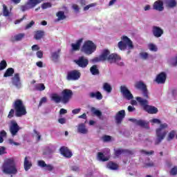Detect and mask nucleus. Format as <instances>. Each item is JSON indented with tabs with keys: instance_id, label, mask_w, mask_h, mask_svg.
Returning a JSON list of instances; mask_svg holds the SVG:
<instances>
[{
	"instance_id": "16",
	"label": "nucleus",
	"mask_w": 177,
	"mask_h": 177,
	"mask_svg": "<svg viewBox=\"0 0 177 177\" xmlns=\"http://www.w3.org/2000/svg\"><path fill=\"white\" fill-rule=\"evenodd\" d=\"M12 83L16 88H21V81L20 80V74L15 73L14 77H12Z\"/></svg>"
},
{
	"instance_id": "21",
	"label": "nucleus",
	"mask_w": 177,
	"mask_h": 177,
	"mask_svg": "<svg viewBox=\"0 0 177 177\" xmlns=\"http://www.w3.org/2000/svg\"><path fill=\"white\" fill-rule=\"evenodd\" d=\"M121 154H129V156H132L133 155V151L122 149H119L115 151V156H116V157L121 156Z\"/></svg>"
},
{
	"instance_id": "44",
	"label": "nucleus",
	"mask_w": 177,
	"mask_h": 177,
	"mask_svg": "<svg viewBox=\"0 0 177 177\" xmlns=\"http://www.w3.org/2000/svg\"><path fill=\"white\" fill-rule=\"evenodd\" d=\"M6 67H8V63H6V61L3 59L0 62V71L1 70H5Z\"/></svg>"
},
{
	"instance_id": "20",
	"label": "nucleus",
	"mask_w": 177,
	"mask_h": 177,
	"mask_svg": "<svg viewBox=\"0 0 177 177\" xmlns=\"http://www.w3.org/2000/svg\"><path fill=\"white\" fill-rule=\"evenodd\" d=\"M82 42H84V38H80L76 41L75 44H71L72 50L73 52H77V50H80Z\"/></svg>"
},
{
	"instance_id": "56",
	"label": "nucleus",
	"mask_w": 177,
	"mask_h": 177,
	"mask_svg": "<svg viewBox=\"0 0 177 177\" xmlns=\"http://www.w3.org/2000/svg\"><path fill=\"white\" fill-rule=\"evenodd\" d=\"M8 143L10 145H14L15 146H20V143L19 142H16L13 140V139H9L8 140Z\"/></svg>"
},
{
	"instance_id": "63",
	"label": "nucleus",
	"mask_w": 177,
	"mask_h": 177,
	"mask_svg": "<svg viewBox=\"0 0 177 177\" xmlns=\"http://www.w3.org/2000/svg\"><path fill=\"white\" fill-rule=\"evenodd\" d=\"M58 122H59V124H66V118H61L58 119Z\"/></svg>"
},
{
	"instance_id": "52",
	"label": "nucleus",
	"mask_w": 177,
	"mask_h": 177,
	"mask_svg": "<svg viewBox=\"0 0 177 177\" xmlns=\"http://www.w3.org/2000/svg\"><path fill=\"white\" fill-rule=\"evenodd\" d=\"M35 24V22L34 21H31L29 24H28L26 27L25 30H28V28H31L32 26Z\"/></svg>"
},
{
	"instance_id": "57",
	"label": "nucleus",
	"mask_w": 177,
	"mask_h": 177,
	"mask_svg": "<svg viewBox=\"0 0 177 177\" xmlns=\"http://www.w3.org/2000/svg\"><path fill=\"white\" fill-rule=\"evenodd\" d=\"M104 142H110L111 140V136H104L102 137Z\"/></svg>"
},
{
	"instance_id": "58",
	"label": "nucleus",
	"mask_w": 177,
	"mask_h": 177,
	"mask_svg": "<svg viewBox=\"0 0 177 177\" xmlns=\"http://www.w3.org/2000/svg\"><path fill=\"white\" fill-rule=\"evenodd\" d=\"M6 148L5 147H1L0 146V156H2L3 154H6Z\"/></svg>"
},
{
	"instance_id": "7",
	"label": "nucleus",
	"mask_w": 177,
	"mask_h": 177,
	"mask_svg": "<svg viewBox=\"0 0 177 177\" xmlns=\"http://www.w3.org/2000/svg\"><path fill=\"white\" fill-rule=\"evenodd\" d=\"M122 39L123 41H119L118 44V46L120 50H125V49H127V46H129V49H133V44L128 37L123 36Z\"/></svg>"
},
{
	"instance_id": "5",
	"label": "nucleus",
	"mask_w": 177,
	"mask_h": 177,
	"mask_svg": "<svg viewBox=\"0 0 177 177\" xmlns=\"http://www.w3.org/2000/svg\"><path fill=\"white\" fill-rule=\"evenodd\" d=\"M136 99L148 114H157L158 113V109L154 106L149 105L147 100H143L141 97H136Z\"/></svg>"
},
{
	"instance_id": "10",
	"label": "nucleus",
	"mask_w": 177,
	"mask_h": 177,
	"mask_svg": "<svg viewBox=\"0 0 177 177\" xmlns=\"http://www.w3.org/2000/svg\"><path fill=\"white\" fill-rule=\"evenodd\" d=\"M74 63L82 68H85L89 64V60L84 56L79 57L77 59L74 60Z\"/></svg>"
},
{
	"instance_id": "2",
	"label": "nucleus",
	"mask_w": 177,
	"mask_h": 177,
	"mask_svg": "<svg viewBox=\"0 0 177 177\" xmlns=\"http://www.w3.org/2000/svg\"><path fill=\"white\" fill-rule=\"evenodd\" d=\"M1 169L3 174L6 175H16L17 174V167H16L15 158L6 159L2 165Z\"/></svg>"
},
{
	"instance_id": "13",
	"label": "nucleus",
	"mask_w": 177,
	"mask_h": 177,
	"mask_svg": "<svg viewBox=\"0 0 177 177\" xmlns=\"http://www.w3.org/2000/svg\"><path fill=\"white\" fill-rule=\"evenodd\" d=\"M120 92L122 93L123 97H125L127 100H131V99H133V95H132V93L125 86H120Z\"/></svg>"
},
{
	"instance_id": "31",
	"label": "nucleus",
	"mask_w": 177,
	"mask_h": 177,
	"mask_svg": "<svg viewBox=\"0 0 177 177\" xmlns=\"http://www.w3.org/2000/svg\"><path fill=\"white\" fill-rule=\"evenodd\" d=\"M24 37H26V34L19 33L18 35H15L14 37L11 38L10 41L11 42H15V41H21L22 38H24Z\"/></svg>"
},
{
	"instance_id": "26",
	"label": "nucleus",
	"mask_w": 177,
	"mask_h": 177,
	"mask_svg": "<svg viewBox=\"0 0 177 177\" xmlns=\"http://www.w3.org/2000/svg\"><path fill=\"white\" fill-rule=\"evenodd\" d=\"M44 0H28L26 3H28L30 9H34L37 5H39Z\"/></svg>"
},
{
	"instance_id": "41",
	"label": "nucleus",
	"mask_w": 177,
	"mask_h": 177,
	"mask_svg": "<svg viewBox=\"0 0 177 177\" xmlns=\"http://www.w3.org/2000/svg\"><path fill=\"white\" fill-rule=\"evenodd\" d=\"M104 90L106 91L108 93H110L113 91L111 86L109 83H104L103 86Z\"/></svg>"
},
{
	"instance_id": "54",
	"label": "nucleus",
	"mask_w": 177,
	"mask_h": 177,
	"mask_svg": "<svg viewBox=\"0 0 177 177\" xmlns=\"http://www.w3.org/2000/svg\"><path fill=\"white\" fill-rule=\"evenodd\" d=\"M37 55V57L39 58V59H42L44 57V52H42L41 50H38L36 53Z\"/></svg>"
},
{
	"instance_id": "18",
	"label": "nucleus",
	"mask_w": 177,
	"mask_h": 177,
	"mask_svg": "<svg viewBox=\"0 0 177 177\" xmlns=\"http://www.w3.org/2000/svg\"><path fill=\"white\" fill-rule=\"evenodd\" d=\"M152 32L153 37H156V38H160V37L164 34V30L158 26H153L152 27Z\"/></svg>"
},
{
	"instance_id": "43",
	"label": "nucleus",
	"mask_w": 177,
	"mask_h": 177,
	"mask_svg": "<svg viewBox=\"0 0 177 177\" xmlns=\"http://www.w3.org/2000/svg\"><path fill=\"white\" fill-rule=\"evenodd\" d=\"M20 9L21 12H26V10H30V9L31 8L30 6L28 4V3L26 2L25 5L21 6Z\"/></svg>"
},
{
	"instance_id": "28",
	"label": "nucleus",
	"mask_w": 177,
	"mask_h": 177,
	"mask_svg": "<svg viewBox=\"0 0 177 177\" xmlns=\"http://www.w3.org/2000/svg\"><path fill=\"white\" fill-rule=\"evenodd\" d=\"M137 125H138V127H141V128H145L146 129H150V127H149V122H146L143 120H138Z\"/></svg>"
},
{
	"instance_id": "49",
	"label": "nucleus",
	"mask_w": 177,
	"mask_h": 177,
	"mask_svg": "<svg viewBox=\"0 0 177 177\" xmlns=\"http://www.w3.org/2000/svg\"><path fill=\"white\" fill-rule=\"evenodd\" d=\"M37 164L41 168H45L46 167V163L44 160H38Z\"/></svg>"
},
{
	"instance_id": "6",
	"label": "nucleus",
	"mask_w": 177,
	"mask_h": 177,
	"mask_svg": "<svg viewBox=\"0 0 177 177\" xmlns=\"http://www.w3.org/2000/svg\"><path fill=\"white\" fill-rule=\"evenodd\" d=\"M97 46L93 41L91 40H87L84 41V44L82 46L81 52L85 53V55H92L95 50Z\"/></svg>"
},
{
	"instance_id": "37",
	"label": "nucleus",
	"mask_w": 177,
	"mask_h": 177,
	"mask_svg": "<svg viewBox=\"0 0 177 177\" xmlns=\"http://www.w3.org/2000/svg\"><path fill=\"white\" fill-rule=\"evenodd\" d=\"M56 16L57 17H58V21L64 20L66 18V15H64V12L63 11H58L56 14Z\"/></svg>"
},
{
	"instance_id": "15",
	"label": "nucleus",
	"mask_w": 177,
	"mask_h": 177,
	"mask_svg": "<svg viewBox=\"0 0 177 177\" xmlns=\"http://www.w3.org/2000/svg\"><path fill=\"white\" fill-rule=\"evenodd\" d=\"M59 151L62 156H63L66 158H71V157H73V153L71 152V151H70V149H68L67 147H62L59 149Z\"/></svg>"
},
{
	"instance_id": "50",
	"label": "nucleus",
	"mask_w": 177,
	"mask_h": 177,
	"mask_svg": "<svg viewBox=\"0 0 177 177\" xmlns=\"http://www.w3.org/2000/svg\"><path fill=\"white\" fill-rule=\"evenodd\" d=\"M95 6H96V3H95L88 4V5L86 6L84 8V10H85V11L89 10V8H93V7H95Z\"/></svg>"
},
{
	"instance_id": "64",
	"label": "nucleus",
	"mask_w": 177,
	"mask_h": 177,
	"mask_svg": "<svg viewBox=\"0 0 177 177\" xmlns=\"http://www.w3.org/2000/svg\"><path fill=\"white\" fill-rule=\"evenodd\" d=\"M81 112V108L75 109L72 111L73 114H79Z\"/></svg>"
},
{
	"instance_id": "59",
	"label": "nucleus",
	"mask_w": 177,
	"mask_h": 177,
	"mask_svg": "<svg viewBox=\"0 0 177 177\" xmlns=\"http://www.w3.org/2000/svg\"><path fill=\"white\" fill-rule=\"evenodd\" d=\"M34 133L36 135L37 138V142H39L41 140V136L39 135V132H38L37 130L33 131Z\"/></svg>"
},
{
	"instance_id": "60",
	"label": "nucleus",
	"mask_w": 177,
	"mask_h": 177,
	"mask_svg": "<svg viewBox=\"0 0 177 177\" xmlns=\"http://www.w3.org/2000/svg\"><path fill=\"white\" fill-rule=\"evenodd\" d=\"M151 122H153V124H161V120L157 118H153L151 120Z\"/></svg>"
},
{
	"instance_id": "53",
	"label": "nucleus",
	"mask_w": 177,
	"mask_h": 177,
	"mask_svg": "<svg viewBox=\"0 0 177 177\" xmlns=\"http://www.w3.org/2000/svg\"><path fill=\"white\" fill-rule=\"evenodd\" d=\"M140 56L142 57V59L146 60V59L149 57V54L147 53H140Z\"/></svg>"
},
{
	"instance_id": "45",
	"label": "nucleus",
	"mask_w": 177,
	"mask_h": 177,
	"mask_svg": "<svg viewBox=\"0 0 177 177\" xmlns=\"http://www.w3.org/2000/svg\"><path fill=\"white\" fill-rule=\"evenodd\" d=\"M15 109H11L8 115V118H9L10 120L13 118L15 117Z\"/></svg>"
},
{
	"instance_id": "47",
	"label": "nucleus",
	"mask_w": 177,
	"mask_h": 177,
	"mask_svg": "<svg viewBox=\"0 0 177 177\" xmlns=\"http://www.w3.org/2000/svg\"><path fill=\"white\" fill-rule=\"evenodd\" d=\"M140 153L145 154L146 156H151L154 154V151H147L145 149L140 150Z\"/></svg>"
},
{
	"instance_id": "55",
	"label": "nucleus",
	"mask_w": 177,
	"mask_h": 177,
	"mask_svg": "<svg viewBox=\"0 0 177 177\" xmlns=\"http://www.w3.org/2000/svg\"><path fill=\"white\" fill-rule=\"evenodd\" d=\"M154 167V162L153 161H151L148 163H145V168H150Z\"/></svg>"
},
{
	"instance_id": "38",
	"label": "nucleus",
	"mask_w": 177,
	"mask_h": 177,
	"mask_svg": "<svg viewBox=\"0 0 177 177\" xmlns=\"http://www.w3.org/2000/svg\"><path fill=\"white\" fill-rule=\"evenodd\" d=\"M45 84L40 83L37 84L35 86V91H39V92H42V91H45Z\"/></svg>"
},
{
	"instance_id": "42",
	"label": "nucleus",
	"mask_w": 177,
	"mask_h": 177,
	"mask_svg": "<svg viewBox=\"0 0 177 177\" xmlns=\"http://www.w3.org/2000/svg\"><path fill=\"white\" fill-rule=\"evenodd\" d=\"M149 50L151 52H157L158 50V48H157V46L153 44H149L148 45Z\"/></svg>"
},
{
	"instance_id": "36",
	"label": "nucleus",
	"mask_w": 177,
	"mask_h": 177,
	"mask_svg": "<svg viewBox=\"0 0 177 177\" xmlns=\"http://www.w3.org/2000/svg\"><path fill=\"white\" fill-rule=\"evenodd\" d=\"M176 135V131H175V130L171 131L168 133V136L167 138V142H171V140H173V139H174Z\"/></svg>"
},
{
	"instance_id": "1",
	"label": "nucleus",
	"mask_w": 177,
	"mask_h": 177,
	"mask_svg": "<svg viewBox=\"0 0 177 177\" xmlns=\"http://www.w3.org/2000/svg\"><path fill=\"white\" fill-rule=\"evenodd\" d=\"M73 95V91L70 89H64L61 93V96L56 93L51 94L50 100L57 104L59 103H62V104H67L70 102V100H71Z\"/></svg>"
},
{
	"instance_id": "61",
	"label": "nucleus",
	"mask_w": 177,
	"mask_h": 177,
	"mask_svg": "<svg viewBox=\"0 0 177 177\" xmlns=\"http://www.w3.org/2000/svg\"><path fill=\"white\" fill-rule=\"evenodd\" d=\"M127 110H128L129 113H133V111H135V110H136V109L134 106H129L127 108Z\"/></svg>"
},
{
	"instance_id": "25",
	"label": "nucleus",
	"mask_w": 177,
	"mask_h": 177,
	"mask_svg": "<svg viewBox=\"0 0 177 177\" xmlns=\"http://www.w3.org/2000/svg\"><path fill=\"white\" fill-rule=\"evenodd\" d=\"M77 132L79 133H82L83 135L88 133V129H86L85 124L81 123L78 125Z\"/></svg>"
},
{
	"instance_id": "24",
	"label": "nucleus",
	"mask_w": 177,
	"mask_h": 177,
	"mask_svg": "<svg viewBox=\"0 0 177 177\" xmlns=\"http://www.w3.org/2000/svg\"><path fill=\"white\" fill-rule=\"evenodd\" d=\"M45 37V31L44 30H37L35 31L34 39L36 41H39V39H42Z\"/></svg>"
},
{
	"instance_id": "48",
	"label": "nucleus",
	"mask_w": 177,
	"mask_h": 177,
	"mask_svg": "<svg viewBox=\"0 0 177 177\" xmlns=\"http://www.w3.org/2000/svg\"><path fill=\"white\" fill-rule=\"evenodd\" d=\"M42 9H48V8H52V3L47 2V3H44L41 5Z\"/></svg>"
},
{
	"instance_id": "14",
	"label": "nucleus",
	"mask_w": 177,
	"mask_h": 177,
	"mask_svg": "<svg viewBox=\"0 0 177 177\" xmlns=\"http://www.w3.org/2000/svg\"><path fill=\"white\" fill-rule=\"evenodd\" d=\"M125 110L122 109L119 111L115 115V124H117V125L121 124L122 121H124V118H125Z\"/></svg>"
},
{
	"instance_id": "19",
	"label": "nucleus",
	"mask_w": 177,
	"mask_h": 177,
	"mask_svg": "<svg viewBox=\"0 0 177 177\" xmlns=\"http://www.w3.org/2000/svg\"><path fill=\"white\" fill-rule=\"evenodd\" d=\"M153 8L155 10L162 12L164 10V2H162V0H158L154 2Z\"/></svg>"
},
{
	"instance_id": "27",
	"label": "nucleus",
	"mask_w": 177,
	"mask_h": 177,
	"mask_svg": "<svg viewBox=\"0 0 177 177\" xmlns=\"http://www.w3.org/2000/svg\"><path fill=\"white\" fill-rule=\"evenodd\" d=\"M60 52H62V50L58 49L57 51L51 53V59L53 62L56 63L57 60H59V58L60 57Z\"/></svg>"
},
{
	"instance_id": "30",
	"label": "nucleus",
	"mask_w": 177,
	"mask_h": 177,
	"mask_svg": "<svg viewBox=\"0 0 177 177\" xmlns=\"http://www.w3.org/2000/svg\"><path fill=\"white\" fill-rule=\"evenodd\" d=\"M106 167L112 171H117V169H118V164L111 161L107 163Z\"/></svg>"
},
{
	"instance_id": "32",
	"label": "nucleus",
	"mask_w": 177,
	"mask_h": 177,
	"mask_svg": "<svg viewBox=\"0 0 177 177\" xmlns=\"http://www.w3.org/2000/svg\"><path fill=\"white\" fill-rule=\"evenodd\" d=\"M13 74H15V68H8L4 75H3V77L5 78H8V77H12L13 75Z\"/></svg>"
},
{
	"instance_id": "22",
	"label": "nucleus",
	"mask_w": 177,
	"mask_h": 177,
	"mask_svg": "<svg viewBox=\"0 0 177 177\" xmlns=\"http://www.w3.org/2000/svg\"><path fill=\"white\" fill-rule=\"evenodd\" d=\"M31 167H32L31 158H30V156H26L24 161V168L25 171H28V169H31Z\"/></svg>"
},
{
	"instance_id": "62",
	"label": "nucleus",
	"mask_w": 177,
	"mask_h": 177,
	"mask_svg": "<svg viewBox=\"0 0 177 177\" xmlns=\"http://www.w3.org/2000/svg\"><path fill=\"white\" fill-rule=\"evenodd\" d=\"M46 171H53V167L51 165H46Z\"/></svg>"
},
{
	"instance_id": "35",
	"label": "nucleus",
	"mask_w": 177,
	"mask_h": 177,
	"mask_svg": "<svg viewBox=\"0 0 177 177\" xmlns=\"http://www.w3.org/2000/svg\"><path fill=\"white\" fill-rule=\"evenodd\" d=\"M91 111L93 114V115H96V117H98V118H100L102 117V111L96 109V108L91 107Z\"/></svg>"
},
{
	"instance_id": "8",
	"label": "nucleus",
	"mask_w": 177,
	"mask_h": 177,
	"mask_svg": "<svg viewBox=\"0 0 177 177\" xmlns=\"http://www.w3.org/2000/svg\"><path fill=\"white\" fill-rule=\"evenodd\" d=\"M134 86L136 89H138V91H141L142 92V95L145 99H149V91H147V86H146L143 82H136L134 84Z\"/></svg>"
},
{
	"instance_id": "12",
	"label": "nucleus",
	"mask_w": 177,
	"mask_h": 177,
	"mask_svg": "<svg viewBox=\"0 0 177 177\" xmlns=\"http://www.w3.org/2000/svg\"><path fill=\"white\" fill-rule=\"evenodd\" d=\"M109 56H110V50L105 49L102 51V55L99 57H96L93 59V62H104L106 60L109 61Z\"/></svg>"
},
{
	"instance_id": "34",
	"label": "nucleus",
	"mask_w": 177,
	"mask_h": 177,
	"mask_svg": "<svg viewBox=\"0 0 177 177\" xmlns=\"http://www.w3.org/2000/svg\"><path fill=\"white\" fill-rule=\"evenodd\" d=\"M166 4L168 8H176L177 2L176 0H166Z\"/></svg>"
},
{
	"instance_id": "33",
	"label": "nucleus",
	"mask_w": 177,
	"mask_h": 177,
	"mask_svg": "<svg viewBox=\"0 0 177 177\" xmlns=\"http://www.w3.org/2000/svg\"><path fill=\"white\" fill-rule=\"evenodd\" d=\"M90 71L93 75H99L100 74L97 65H93L90 68Z\"/></svg>"
},
{
	"instance_id": "17",
	"label": "nucleus",
	"mask_w": 177,
	"mask_h": 177,
	"mask_svg": "<svg viewBox=\"0 0 177 177\" xmlns=\"http://www.w3.org/2000/svg\"><path fill=\"white\" fill-rule=\"evenodd\" d=\"M155 81L157 84H165V81H167V73L165 72H161L156 76Z\"/></svg>"
},
{
	"instance_id": "40",
	"label": "nucleus",
	"mask_w": 177,
	"mask_h": 177,
	"mask_svg": "<svg viewBox=\"0 0 177 177\" xmlns=\"http://www.w3.org/2000/svg\"><path fill=\"white\" fill-rule=\"evenodd\" d=\"M3 15L5 17H8V16H10V12H9V10L8 9V6L6 5H3Z\"/></svg>"
},
{
	"instance_id": "3",
	"label": "nucleus",
	"mask_w": 177,
	"mask_h": 177,
	"mask_svg": "<svg viewBox=\"0 0 177 177\" xmlns=\"http://www.w3.org/2000/svg\"><path fill=\"white\" fill-rule=\"evenodd\" d=\"M168 128V124L163 123L160 124L159 128L156 129V139L155 140V145L158 146V145H160L164 139H165V136H167V129Z\"/></svg>"
},
{
	"instance_id": "23",
	"label": "nucleus",
	"mask_w": 177,
	"mask_h": 177,
	"mask_svg": "<svg viewBox=\"0 0 177 177\" xmlns=\"http://www.w3.org/2000/svg\"><path fill=\"white\" fill-rule=\"evenodd\" d=\"M121 60V57H120L117 54H111L108 57V62L109 63H117V62H120Z\"/></svg>"
},
{
	"instance_id": "29",
	"label": "nucleus",
	"mask_w": 177,
	"mask_h": 177,
	"mask_svg": "<svg viewBox=\"0 0 177 177\" xmlns=\"http://www.w3.org/2000/svg\"><path fill=\"white\" fill-rule=\"evenodd\" d=\"M90 97L97 99V100H102L103 99V95L102 93L97 91L96 93H90Z\"/></svg>"
},
{
	"instance_id": "4",
	"label": "nucleus",
	"mask_w": 177,
	"mask_h": 177,
	"mask_svg": "<svg viewBox=\"0 0 177 177\" xmlns=\"http://www.w3.org/2000/svg\"><path fill=\"white\" fill-rule=\"evenodd\" d=\"M12 107L15 110L16 117H23V115L27 114L26 106L24 105L23 100L20 99H17L13 102Z\"/></svg>"
},
{
	"instance_id": "51",
	"label": "nucleus",
	"mask_w": 177,
	"mask_h": 177,
	"mask_svg": "<svg viewBox=\"0 0 177 177\" xmlns=\"http://www.w3.org/2000/svg\"><path fill=\"white\" fill-rule=\"evenodd\" d=\"M170 175H172L173 176L177 175V167H174L170 170Z\"/></svg>"
},
{
	"instance_id": "11",
	"label": "nucleus",
	"mask_w": 177,
	"mask_h": 177,
	"mask_svg": "<svg viewBox=\"0 0 177 177\" xmlns=\"http://www.w3.org/2000/svg\"><path fill=\"white\" fill-rule=\"evenodd\" d=\"M21 129L16 120H11L10 121V132L12 136H16L17 133Z\"/></svg>"
},
{
	"instance_id": "39",
	"label": "nucleus",
	"mask_w": 177,
	"mask_h": 177,
	"mask_svg": "<svg viewBox=\"0 0 177 177\" xmlns=\"http://www.w3.org/2000/svg\"><path fill=\"white\" fill-rule=\"evenodd\" d=\"M97 158L100 160V161H109V158L104 156V154L102 152L97 153Z\"/></svg>"
},
{
	"instance_id": "46",
	"label": "nucleus",
	"mask_w": 177,
	"mask_h": 177,
	"mask_svg": "<svg viewBox=\"0 0 177 177\" xmlns=\"http://www.w3.org/2000/svg\"><path fill=\"white\" fill-rule=\"evenodd\" d=\"M46 102H48V98L46 97H43L41 98L38 107H41V106H42V104H44V103H46Z\"/></svg>"
},
{
	"instance_id": "9",
	"label": "nucleus",
	"mask_w": 177,
	"mask_h": 177,
	"mask_svg": "<svg viewBox=\"0 0 177 177\" xmlns=\"http://www.w3.org/2000/svg\"><path fill=\"white\" fill-rule=\"evenodd\" d=\"M80 78H81V73L77 70L68 71L66 75L68 81H77Z\"/></svg>"
}]
</instances>
